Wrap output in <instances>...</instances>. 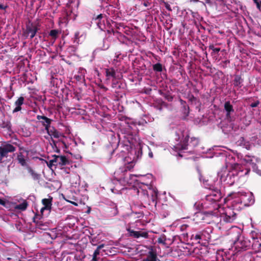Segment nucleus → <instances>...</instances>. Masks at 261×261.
Listing matches in <instances>:
<instances>
[{
	"mask_svg": "<svg viewBox=\"0 0 261 261\" xmlns=\"http://www.w3.org/2000/svg\"><path fill=\"white\" fill-rule=\"evenodd\" d=\"M133 151L137 157L135 158L134 156L132 159L130 156L128 155L125 158L124 162H125V164L124 166L120 167L119 169L122 172H125L132 169L137 161V159L139 158L140 153L138 151V152H137L136 150H134Z\"/></svg>",
	"mask_w": 261,
	"mask_h": 261,
	"instance_id": "obj_1",
	"label": "nucleus"
},
{
	"mask_svg": "<svg viewBox=\"0 0 261 261\" xmlns=\"http://www.w3.org/2000/svg\"><path fill=\"white\" fill-rule=\"evenodd\" d=\"M235 229L237 239L234 240V243L236 247L241 249H246L249 246V242L248 240L241 237L240 231L238 229L236 228Z\"/></svg>",
	"mask_w": 261,
	"mask_h": 261,
	"instance_id": "obj_2",
	"label": "nucleus"
},
{
	"mask_svg": "<svg viewBox=\"0 0 261 261\" xmlns=\"http://www.w3.org/2000/svg\"><path fill=\"white\" fill-rule=\"evenodd\" d=\"M16 148L9 143L3 144L0 146V162H2L4 158L8 156V153L15 151Z\"/></svg>",
	"mask_w": 261,
	"mask_h": 261,
	"instance_id": "obj_3",
	"label": "nucleus"
},
{
	"mask_svg": "<svg viewBox=\"0 0 261 261\" xmlns=\"http://www.w3.org/2000/svg\"><path fill=\"white\" fill-rule=\"evenodd\" d=\"M52 163H55L56 166H59L60 167L69 164L68 160L65 156L62 155H56L53 156L51 159Z\"/></svg>",
	"mask_w": 261,
	"mask_h": 261,
	"instance_id": "obj_4",
	"label": "nucleus"
},
{
	"mask_svg": "<svg viewBox=\"0 0 261 261\" xmlns=\"http://www.w3.org/2000/svg\"><path fill=\"white\" fill-rule=\"evenodd\" d=\"M43 206L41 208L40 212L42 214L44 211H48L50 212L51 207V199H43L42 200Z\"/></svg>",
	"mask_w": 261,
	"mask_h": 261,
	"instance_id": "obj_5",
	"label": "nucleus"
},
{
	"mask_svg": "<svg viewBox=\"0 0 261 261\" xmlns=\"http://www.w3.org/2000/svg\"><path fill=\"white\" fill-rule=\"evenodd\" d=\"M37 119L38 120H41L40 122L42 124L43 126H45V130H47L50 126V124L51 122V120L48 118L47 117L44 116H37Z\"/></svg>",
	"mask_w": 261,
	"mask_h": 261,
	"instance_id": "obj_6",
	"label": "nucleus"
},
{
	"mask_svg": "<svg viewBox=\"0 0 261 261\" xmlns=\"http://www.w3.org/2000/svg\"><path fill=\"white\" fill-rule=\"evenodd\" d=\"M236 219V214L229 210L226 212L225 215L223 217V220L226 222L231 223Z\"/></svg>",
	"mask_w": 261,
	"mask_h": 261,
	"instance_id": "obj_7",
	"label": "nucleus"
},
{
	"mask_svg": "<svg viewBox=\"0 0 261 261\" xmlns=\"http://www.w3.org/2000/svg\"><path fill=\"white\" fill-rule=\"evenodd\" d=\"M24 98L23 97H20L15 102V108L13 110V113H15L19 111L21 109V106L23 103Z\"/></svg>",
	"mask_w": 261,
	"mask_h": 261,
	"instance_id": "obj_8",
	"label": "nucleus"
},
{
	"mask_svg": "<svg viewBox=\"0 0 261 261\" xmlns=\"http://www.w3.org/2000/svg\"><path fill=\"white\" fill-rule=\"evenodd\" d=\"M224 109L227 112V114H226L227 117H229L230 113L233 112L232 106L230 105L229 101H227L225 103Z\"/></svg>",
	"mask_w": 261,
	"mask_h": 261,
	"instance_id": "obj_9",
	"label": "nucleus"
},
{
	"mask_svg": "<svg viewBox=\"0 0 261 261\" xmlns=\"http://www.w3.org/2000/svg\"><path fill=\"white\" fill-rule=\"evenodd\" d=\"M46 131L49 136L55 138H59L61 136V134L54 128L53 129H49V128L47 130H46Z\"/></svg>",
	"mask_w": 261,
	"mask_h": 261,
	"instance_id": "obj_10",
	"label": "nucleus"
},
{
	"mask_svg": "<svg viewBox=\"0 0 261 261\" xmlns=\"http://www.w3.org/2000/svg\"><path fill=\"white\" fill-rule=\"evenodd\" d=\"M28 206V202L25 200H23L22 203L15 205L14 206V208L16 210L24 211L27 209Z\"/></svg>",
	"mask_w": 261,
	"mask_h": 261,
	"instance_id": "obj_11",
	"label": "nucleus"
},
{
	"mask_svg": "<svg viewBox=\"0 0 261 261\" xmlns=\"http://www.w3.org/2000/svg\"><path fill=\"white\" fill-rule=\"evenodd\" d=\"M189 139V136L188 135H186V137L183 141V142L179 145V146L177 147L178 148L180 149H187V142Z\"/></svg>",
	"mask_w": 261,
	"mask_h": 261,
	"instance_id": "obj_12",
	"label": "nucleus"
},
{
	"mask_svg": "<svg viewBox=\"0 0 261 261\" xmlns=\"http://www.w3.org/2000/svg\"><path fill=\"white\" fill-rule=\"evenodd\" d=\"M106 73L108 79H110L111 77L114 78L115 76V72L112 68L107 69L106 70Z\"/></svg>",
	"mask_w": 261,
	"mask_h": 261,
	"instance_id": "obj_13",
	"label": "nucleus"
},
{
	"mask_svg": "<svg viewBox=\"0 0 261 261\" xmlns=\"http://www.w3.org/2000/svg\"><path fill=\"white\" fill-rule=\"evenodd\" d=\"M27 169L34 179L37 180L39 179V174L36 173L30 167L28 166Z\"/></svg>",
	"mask_w": 261,
	"mask_h": 261,
	"instance_id": "obj_14",
	"label": "nucleus"
},
{
	"mask_svg": "<svg viewBox=\"0 0 261 261\" xmlns=\"http://www.w3.org/2000/svg\"><path fill=\"white\" fill-rule=\"evenodd\" d=\"M37 30V29L36 27H33V28H30L28 29V34L29 36H30L31 39L35 36Z\"/></svg>",
	"mask_w": 261,
	"mask_h": 261,
	"instance_id": "obj_15",
	"label": "nucleus"
},
{
	"mask_svg": "<svg viewBox=\"0 0 261 261\" xmlns=\"http://www.w3.org/2000/svg\"><path fill=\"white\" fill-rule=\"evenodd\" d=\"M233 175V173H227V175L225 177V174H222L221 175V178L222 179L223 178H225L224 179V180H226L227 181V184H231L232 182H233V181H231V182H229V179H231V177Z\"/></svg>",
	"mask_w": 261,
	"mask_h": 261,
	"instance_id": "obj_16",
	"label": "nucleus"
},
{
	"mask_svg": "<svg viewBox=\"0 0 261 261\" xmlns=\"http://www.w3.org/2000/svg\"><path fill=\"white\" fill-rule=\"evenodd\" d=\"M146 261H156V255L152 252H149Z\"/></svg>",
	"mask_w": 261,
	"mask_h": 261,
	"instance_id": "obj_17",
	"label": "nucleus"
},
{
	"mask_svg": "<svg viewBox=\"0 0 261 261\" xmlns=\"http://www.w3.org/2000/svg\"><path fill=\"white\" fill-rule=\"evenodd\" d=\"M17 160L19 162V163H20L22 166H26L27 165V162L26 161L24 158V156L21 154H19L17 156Z\"/></svg>",
	"mask_w": 261,
	"mask_h": 261,
	"instance_id": "obj_18",
	"label": "nucleus"
},
{
	"mask_svg": "<svg viewBox=\"0 0 261 261\" xmlns=\"http://www.w3.org/2000/svg\"><path fill=\"white\" fill-rule=\"evenodd\" d=\"M242 82V80L240 76L237 75L234 79L233 84L235 86H239Z\"/></svg>",
	"mask_w": 261,
	"mask_h": 261,
	"instance_id": "obj_19",
	"label": "nucleus"
},
{
	"mask_svg": "<svg viewBox=\"0 0 261 261\" xmlns=\"http://www.w3.org/2000/svg\"><path fill=\"white\" fill-rule=\"evenodd\" d=\"M153 69L156 71H161L162 70V66L160 64H156L153 65Z\"/></svg>",
	"mask_w": 261,
	"mask_h": 261,
	"instance_id": "obj_20",
	"label": "nucleus"
},
{
	"mask_svg": "<svg viewBox=\"0 0 261 261\" xmlns=\"http://www.w3.org/2000/svg\"><path fill=\"white\" fill-rule=\"evenodd\" d=\"M58 34V31L56 30H53L50 32L49 35L54 38H56Z\"/></svg>",
	"mask_w": 261,
	"mask_h": 261,
	"instance_id": "obj_21",
	"label": "nucleus"
},
{
	"mask_svg": "<svg viewBox=\"0 0 261 261\" xmlns=\"http://www.w3.org/2000/svg\"><path fill=\"white\" fill-rule=\"evenodd\" d=\"M130 232L131 233V234L134 236L135 238H138L139 237L140 231L132 230L131 231H130Z\"/></svg>",
	"mask_w": 261,
	"mask_h": 261,
	"instance_id": "obj_22",
	"label": "nucleus"
},
{
	"mask_svg": "<svg viewBox=\"0 0 261 261\" xmlns=\"http://www.w3.org/2000/svg\"><path fill=\"white\" fill-rule=\"evenodd\" d=\"M210 48L216 53H218L220 50V48L214 47V46L213 45L210 46Z\"/></svg>",
	"mask_w": 261,
	"mask_h": 261,
	"instance_id": "obj_23",
	"label": "nucleus"
},
{
	"mask_svg": "<svg viewBox=\"0 0 261 261\" xmlns=\"http://www.w3.org/2000/svg\"><path fill=\"white\" fill-rule=\"evenodd\" d=\"M158 242L160 244H165V239L164 237H160L158 239Z\"/></svg>",
	"mask_w": 261,
	"mask_h": 261,
	"instance_id": "obj_24",
	"label": "nucleus"
},
{
	"mask_svg": "<svg viewBox=\"0 0 261 261\" xmlns=\"http://www.w3.org/2000/svg\"><path fill=\"white\" fill-rule=\"evenodd\" d=\"M140 237L147 238L148 237V233L146 232H140L139 237Z\"/></svg>",
	"mask_w": 261,
	"mask_h": 261,
	"instance_id": "obj_25",
	"label": "nucleus"
},
{
	"mask_svg": "<svg viewBox=\"0 0 261 261\" xmlns=\"http://www.w3.org/2000/svg\"><path fill=\"white\" fill-rule=\"evenodd\" d=\"M192 237H194V239L196 240H200L201 239V237L200 234H197L194 237V235H193Z\"/></svg>",
	"mask_w": 261,
	"mask_h": 261,
	"instance_id": "obj_26",
	"label": "nucleus"
},
{
	"mask_svg": "<svg viewBox=\"0 0 261 261\" xmlns=\"http://www.w3.org/2000/svg\"><path fill=\"white\" fill-rule=\"evenodd\" d=\"M47 165L48 167H51L53 166H56L55 165V163H52L51 162V160H50L48 163H47Z\"/></svg>",
	"mask_w": 261,
	"mask_h": 261,
	"instance_id": "obj_27",
	"label": "nucleus"
},
{
	"mask_svg": "<svg viewBox=\"0 0 261 261\" xmlns=\"http://www.w3.org/2000/svg\"><path fill=\"white\" fill-rule=\"evenodd\" d=\"M99 254V249L97 248V249L95 250L93 254L95 255V256H97Z\"/></svg>",
	"mask_w": 261,
	"mask_h": 261,
	"instance_id": "obj_28",
	"label": "nucleus"
},
{
	"mask_svg": "<svg viewBox=\"0 0 261 261\" xmlns=\"http://www.w3.org/2000/svg\"><path fill=\"white\" fill-rule=\"evenodd\" d=\"M113 211H114L113 215L115 216V215H117V214H118V210H117V208H115V209L113 210Z\"/></svg>",
	"mask_w": 261,
	"mask_h": 261,
	"instance_id": "obj_29",
	"label": "nucleus"
},
{
	"mask_svg": "<svg viewBox=\"0 0 261 261\" xmlns=\"http://www.w3.org/2000/svg\"><path fill=\"white\" fill-rule=\"evenodd\" d=\"M0 204L5 205V202L3 200L0 199Z\"/></svg>",
	"mask_w": 261,
	"mask_h": 261,
	"instance_id": "obj_30",
	"label": "nucleus"
},
{
	"mask_svg": "<svg viewBox=\"0 0 261 261\" xmlns=\"http://www.w3.org/2000/svg\"><path fill=\"white\" fill-rule=\"evenodd\" d=\"M260 3H259V2H258V3H257V4H256V7H257V9H258V10H260Z\"/></svg>",
	"mask_w": 261,
	"mask_h": 261,
	"instance_id": "obj_31",
	"label": "nucleus"
},
{
	"mask_svg": "<svg viewBox=\"0 0 261 261\" xmlns=\"http://www.w3.org/2000/svg\"><path fill=\"white\" fill-rule=\"evenodd\" d=\"M257 105H258V103H256V102H255V103H252V104L251 105V106L252 107H257Z\"/></svg>",
	"mask_w": 261,
	"mask_h": 261,
	"instance_id": "obj_32",
	"label": "nucleus"
},
{
	"mask_svg": "<svg viewBox=\"0 0 261 261\" xmlns=\"http://www.w3.org/2000/svg\"><path fill=\"white\" fill-rule=\"evenodd\" d=\"M97 256H95L94 254L93 255L92 261H97Z\"/></svg>",
	"mask_w": 261,
	"mask_h": 261,
	"instance_id": "obj_33",
	"label": "nucleus"
},
{
	"mask_svg": "<svg viewBox=\"0 0 261 261\" xmlns=\"http://www.w3.org/2000/svg\"><path fill=\"white\" fill-rule=\"evenodd\" d=\"M148 155L150 158H153V153L151 151H150L148 153Z\"/></svg>",
	"mask_w": 261,
	"mask_h": 261,
	"instance_id": "obj_34",
	"label": "nucleus"
},
{
	"mask_svg": "<svg viewBox=\"0 0 261 261\" xmlns=\"http://www.w3.org/2000/svg\"><path fill=\"white\" fill-rule=\"evenodd\" d=\"M249 171H250V170H249V169H245V172L244 174H245V175H247V174H248V173L249 172Z\"/></svg>",
	"mask_w": 261,
	"mask_h": 261,
	"instance_id": "obj_35",
	"label": "nucleus"
},
{
	"mask_svg": "<svg viewBox=\"0 0 261 261\" xmlns=\"http://www.w3.org/2000/svg\"><path fill=\"white\" fill-rule=\"evenodd\" d=\"M6 7L0 4V9H5Z\"/></svg>",
	"mask_w": 261,
	"mask_h": 261,
	"instance_id": "obj_36",
	"label": "nucleus"
},
{
	"mask_svg": "<svg viewBox=\"0 0 261 261\" xmlns=\"http://www.w3.org/2000/svg\"><path fill=\"white\" fill-rule=\"evenodd\" d=\"M103 247V245H100L97 247V248L99 250L101 249Z\"/></svg>",
	"mask_w": 261,
	"mask_h": 261,
	"instance_id": "obj_37",
	"label": "nucleus"
},
{
	"mask_svg": "<svg viewBox=\"0 0 261 261\" xmlns=\"http://www.w3.org/2000/svg\"><path fill=\"white\" fill-rule=\"evenodd\" d=\"M190 1H191V2H193L194 3H196V2H198L199 1V0H190Z\"/></svg>",
	"mask_w": 261,
	"mask_h": 261,
	"instance_id": "obj_38",
	"label": "nucleus"
},
{
	"mask_svg": "<svg viewBox=\"0 0 261 261\" xmlns=\"http://www.w3.org/2000/svg\"><path fill=\"white\" fill-rule=\"evenodd\" d=\"M71 203L74 204V205H76L77 206V204L76 203H75V202H71Z\"/></svg>",
	"mask_w": 261,
	"mask_h": 261,
	"instance_id": "obj_39",
	"label": "nucleus"
},
{
	"mask_svg": "<svg viewBox=\"0 0 261 261\" xmlns=\"http://www.w3.org/2000/svg\"><path fill=\"white\" fill-rule=\"evenodd\" d=\"M102 17V15L101 14H100L99 15H98L97 16V18H101Z\"/></svg>",
	"mask_w": 261,
	"mask_h": 261,
	"instance_id": "obj_40",
	"label": "nucleus"
},
{
	"mask_svg": "<svg viewBox=\"0 0 261 261\" xmlns=\"http://www.w3.org/2000/svg\"><path fill=\"white\" fill-rule=\"evenodd\" d=\"M197 216H202V214L201 213H198L197 214Z\"/></svg>",
	"mask_w": 261,
	"mask_h": 261,
	"instance_id": "obj_41",
	"label": "nucleus"
},
{
	"mask_svg": "<svg viewBox=\"0 0 261 261\" xmlns=\"http://www.w3.org/2000/svg\"><path fill=\"white\" fill-rule=\"evenodd\" d=\"M254 1V2L255 3V4H257V3H258V1L257 0H253Z\"/></svg>",
	"mask_w": 261,
	"mask_h": 261,
	"instance_id": "obj_42",
	"label": "nucleus"
},
{
	"mask_svg": "<svg viewBox=\"0 0 261 261\" xmlns=\"http://www.w3.org/2000/svg\"><path fill=\"white\" fill-rule=\"evenodd\" d=\"M258 174H260L261 175V172H260V171H259V172H258Z\"/></svg>",
	"mask_w": 261,
	"mask_h": 261,
	"instance_id": "obj_43",
	"label": "nucleus"
},
{
	"mask_svg": "<svg viewBox=\"0 0 261 261\" xmlns=\"http://www.w3.org/2000/svg\"><path fill=\"white\" fill-rule=\"evenodd\" d=\"M243 172V170H241V171H240L239 172V173H240V172Z\"/></svg>",
	"mask_w": 261,
	"mask_h": 261,
	"instance_id": "obj_44",
	"label": "nucleus"
},
{
	"mask_svg": "<svg viewBox=\"0 0 261 261\" xmlns=\"http://www.w3.org/2000/svg\"><path fill=\"white\" fill-rule=\"evenodd\" d=\"M260 4H261V2H260Z\"/></svg>",
	"mask_w": 261,
	"mask_h": 261,
	"instance_id": "obj_45",
	"label": "nucleus"
}]
</instances>
